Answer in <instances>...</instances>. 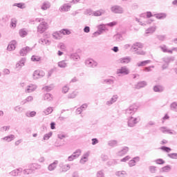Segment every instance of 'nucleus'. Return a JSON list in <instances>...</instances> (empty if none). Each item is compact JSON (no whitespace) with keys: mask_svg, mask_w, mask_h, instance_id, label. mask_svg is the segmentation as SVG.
<instances>
[{"mask_svg":"<svg viewBox=\"0 0 177 177\" xmlns=\"http://www.w3.org/2000/svg\"><path fill=\"white\" fill-rule=\"evenodd\" d=\"M26 117H28V118H30V117H35V115H37V112H35V111H28V112H26Z\"/></svg>","mask_w":177,"mask_h":177,"instance_id":"nucleus-48","label":"nucleus"},{"mask_svg":"<svg viewBox=\"0 0 177 177\" xmlns=\"http://www.w3.org/2000/svg\"><path fill=\"white\" fill-rule=\"evenodd\" d=\"M17 23V21L16 20V19H11V27H13L14 28L16 27V24Z\"/></svg>","mask_w":177,"mask_h":177,"instance_id":"nucleus-61","label":"nucleus"},{"mask_svg":"<svg viewBox=\"0 0 177 177\" xmlns=\"http://www.w3.org/2000/svg\"><path fill=\"white\" fill-rule=\"evenodd\" d=\"M149 63H151V61L145 60V61H142L137 63V66L138 67H145V66H147V64H149Z\"/></svg>","mask_w":177,"mask_h":177,"instance_id":"nucleus-30","label":"nucleus"},{"mask_svg":"<svg viewBox=\"0 0 177 177\" xmlns=\"http://www.w3.org/2000/svg\"><path fill=\"white\" fill-rule=\"evenodd\" d=\"M44 39H40L39 40V44H41V45H50L51 44L50 40L47 39L46 38H49V37H48V35H44Z\"/></svg>","mask_w":177,"mask_h":177,"instance_id":"nucleus-13","label":"nucleus"},{"mask_svg":"<svg viewBox=\"0 0 177 177\" xmlns=\"http://www.w3.org/2000/svg\"><path fill=\"white\" fill-rule=\"evenodd\" d=\"M77 93L75 91H73L72 93L68 94V99H74L77 97Z\"/></svg>","mask_w":177,"mask_h":177,"instance_id":"nucleus-55","label":"nucleus"},{"mask_svg":"<svg viewBox=\"0 0 177 177\" xmlns=\"http://www.w3.org/2000/svg\"><path fill=\"white\" fill-rule=\"evenodd\" d=\"M128 151H129V148L128 147H123L122 149L117 153V155L120 157H122V156H125Z\"/></svg>","mask_w":177,"mask_h":177,"instance_id":"nucleus-14","label":"nucleus"},{"mask_svg":"<svg viewBox=\"0 0 177 177\" xmlns=\"http://www.w3.org/2000/svg\"><path fill=\"white\" fill-rule=\"evenodd\" d=\"M15 138L16 137L15 136V135L11 134L10 136L3 138L2 139L3 140H6V142H12V140H15Z\"/></svg>","mask_w":177,"mask_h":177,"instance_id":"nucleus-31","label":"nucleus"},{"mask_svg":"<svg viewBox=\"0 0 177 177\" xmlns=\"http://www.w3.org/2000/svg\"><path fill=\"white\" fill-rule=\"evenodd\" d=\"M53 97H52V95L50 93H46L44 95V100H47L48 102H50V100H53Z\"/></svg>","mask_w":177,"mask_h":177,"instance_id":"nucleus-47","label":"nucleus"},{"mask_svg":"<svg viewBox=\"0 0 177 177\" xmlns=\"http://www.w3.org/2000/svg\"><path fill=\"white\" fill-rule=\"evenodd\" d=\"M71 59H72V60H74L75 62H79L81 57L77 53H73L71 55Z\"/></svg>","mask_w":177,"mask_h":177,"instance_id":"nucleus-32","label":"nucleus"},{"mask_svg":"<svg viewBox=\"0 0 177 177\" xmlns=\"http://www.w3.org/2000/svg\"><path fill=\"white\" fill-rule=\"evenodd\" d=\"M171 171V166L167 165L163 167H162V172H169Z\"/></svg>","mask_w":177,"mask_h":177,"instance_id":"nucleus-54","label":"nucleus"},{"mask_svg":"<svg viewBox=\"0 0 177 177\" xmlns=\"http://www.w3.org/2000/svg\"><path fill=\"white\" fill-rule=\"evenodd\" d=\"M116 176H124V175H127V171H120L115 172Z\"/></svg>","mask_w":177,"mask_h":177,"instance_id":"nucleus-56","label":"nucleus"},{"mask_svg":"<svg viewBox=\"0 0 177 177\" xmlns=\"http://www.w3.org/2000/svg\"><path fill=\"white\" fill-rule=\"evenodd\" d=\"M14 111L16 113H18V114H21V113H23L24 111V108L18 105L14 107Z\"/></svg>","mask_w":177,"mask_h":177,"instance_id":"nucleus-33","label":"nucleus"},{"mask_svg":"<svg viewBox=\"0 0 177 177\" xmlns=\"http://www.w3.org/2000/svg\"><path fill=\"white\" fill-rule=\"evenodd\" d=\"M52 136V132H50L48 133H46L44 136V140H49V138Z\"/></svg>","mask_w":177,"mask_h":177,"instance_id":"nucleus-59","label":"nucleus"},{"mask_svg":"<svg viewBox=\"0 0 177 177\" xmlns=\"http://www.w3.org/2000/svg\"><path fill=\"white\" fill-rule=\"evenodd\" d=\"M97 29L101 34H103V31H106V25L100 24L97 26Z\"/></svg>","mask_w":177,"mask_h":177,"instance_id":"nucleus-39","label":"nucleus"},{"mask_svg":"<svg viewBox=\"0 0 177 177\" xmlns=\"http://www.w3.org/2000/svg\"><path fill=\"white\" fill-rule=\"evenodd\" d=\"M160 131L162 132V133H169V135H176V131L174 130L169 129L165 127H162L160 128Z\"/></svg>","mask_w":177,"mask_h":177,"instance_id":"nucleus-11","label":"nucleus"},{"mask_svg":"<svg viewBox=\"0 0 177 177\" xmlns=\"http://www.w3.org/2000/svg\"><path fill=\"white\" fill-rule=\"evenodd\" d=\"M50 8V3L49 1H44L41 6V10H48Z\"/></svg>","mask_w":177,"mask_h":177,"instance_id":"nucleus-24","label":"nucleus"},{"mask_svg":"<svg viewBox=\"0 0 177 177\" xmlns=\"http://www.w3.org/2000/svg\"><path fill=\"white\" fill-rule=\"evenodd\" d=\"M28 168H30L32 172H34V171H37V169H41V165L38 163H32L29 165Z\"/></svg>","mask_w":177,"mask_h":177,"instance_id":"nucleus-18","label":"nucleus"},{"mask_svg":"<svg viewBox=\"0 0 177 177\" xmlns=\"http://www.w3.org/2000/svg\"><path fill=\"white\" fill-rule=\"evenodd\" d=\"M96 177H104V171L100 170L96 174Z\"/></svg>","mask_w":177,"mask_h":177,"instance_id":"nucleus-58","label":"nucleus"},{"mask_svg":"<svg viewBox=\"0 0 177 177\" xmlns=\"http://www.w3.org/2000/svg\"><path fill=\"white\" fill-rule=\"evenodd\" d=\"M162 60H163L164 63H165L166 64L169 65V63H171V62H174L175 57H165L162 58Z\"/></svg>","mask_w":177,"mask_h":177,"instance_id":"nucleus-23","label":"nucleus"},{"mask_svg":"<svg viewBox=\"0 0 177 177\" xmlns=\"http://www.w3.org/2000/svg\"><path fill=\"white\" fill-rule=\"evenodd\" d=\"M102 84H106L107 85H113V84H114V80H113V79L103 80Z\"/></svg>","mask_w":177,"mask_h":177,"instance_id":"nucleus-35","label":"nucleus"},{"mask_svg":"<svg viewBox=\"0 0 177 177\" xmlns=\"http://www.w3.org/2000/svg\"><path fill=\"white\" fill-rule=\"evenodd\" d=\"M154 16L158 19V20H164V19L167 18V13L160 12L155 14Z\"/></svg>","mask_w":177,"mask_h":177,"instance_id":"nucleus-22","label":"nucleus"},{"mask_svg":"<svg viewBox=\"0 0 177 177\" xmlns=\"http://www.w3.org/2000/svg\"><path fill=\"white\" fill-rule=\"evenodd\" d=\"M53 111V108L49 106L46 110H44L43 113L46 115H49V114H52Z\"/></svg>","mask_w":177,"mask_h":177,"instance_id":"nucleus-40","label":"nucleus"},{"mask_svg":"<svg viewBox=\"0 0 177 177\" xmlns=\"http://www.w3.org/2000/svg\"><path fill=\"white\" fill-rule=\"evenodd\" d=\"M69 90H70V88H68V86H64L62 88V93H67V92H68Z\"/></svg>","mask_w":177,"mask_h":177,"instance_id":"nucleus-63","label":"nucleus"},{"mask_svg":"<svg viewBox=\"0 0 177 177\" xmlns=\"http://www.w3.org/2000/svg\"><path fill=\"white\" fill-rule=\"evenodd\" d=\"M32 62H41V57L37 55H32L31 57Z\"/></svg>","mask_w":177,"mask_h":177,"instance_id":"nucleus-52","label":"nucleus"},{"mask_svg":"<svg viewBox=\"0 0 177 177\" xmlns=\"http://www.w3.org/2000/svg\"><path fill=\"white\" fill-rule=\"evenodd\" d=\"M16 41L15 40H13L12 41L10 44L7 47V50H15V49H16Z\"/></svg>","mask_w":177,"mask_h":177,"instance_id":"nucleus-21","label":"nucleus"},{"mask_svg":"<svg viewBox=\"0 0 177 177\" xmlns=\"http://www.w3.org/2000/svg\"><path fill=\"white\" fill-rule=\"evenodd\" d=\"M60 32L63 35H70V34H71V31L68 29H62L60 30Z\"/></svg>","mask_w":177,"mask_h":177,"instance_id":"nucleus-45","label":"nucleus"},{"mask_svg":"<svg viewBox=\"0 0 177 177\" xmlns=\"http://www.w3.org/2000/svg\"><path fill=\"white\" fill-rule=\"evenodd\" d=\"M13 6H17V8H19V9H24V8H26L24 3H14Z\"/></svg>","mask_w":177,"mask_h":177,"instance_id":"nucleus-50","label":"nucleus"},{"mask_svg":"<svg viewBox=\"0 0 177 177\" xmlns=\"http://www.w3.org/2000/svg\"><path fill=\"white\" fill-rule=\"evenodd\" d=\"M153 91H154V92L161 93V92H163L164 87H162V86H155L153 87Z\"/></svg>","mask_w":177,"mask_h":177,"instance_id":"nucleus-38","label":"nucleus"},{"mask_svg":"<svg viewBox=\"0 0 177 177\" xmlns=\"http://www.w3.org/2000/svg\"><path fill=\"white\" fill-rule=\"evenodd\" d=\"M81 156V150L77 149L71 156L68 157V161H74Z\"/></svg>","mask_w":177,"mask_h":177,"instance_id":"nucleus-8","label":"nucleus"},{"mask_svg":"<svg viewBox=\"0 0 177 177\" xmlns=\"http://www.w3.org/2000/svg\"><path fill=\"white\" fill-rule=\"evenodd\" d=\"M22 172L24 175H31V174H32V171L30 167H28V169H25L24 170L22 169Z\"/></svg>","mask_w":177,"mask_h":177,"instance_id":"nucleus-44","label":"nucleus"},{"mask_svg":"<svg viewBox=\"0 0 177 177\" xmlns=\"http://www.w3.org/2000/svg\"><path fill=\"white\" fill-rule=\"evenodd\" d=\"M21 172H23V168L19 167L18 169L12 170L11 172L9 173V174L11 176H20V174H21Z\"/></svg>","mask_w":177,"mask_h":177,"instance_id":"nucleus-12","label":"nucleus"},{"mask_svg":"<svg viewBox=\"0 0 177 177\" xmlns=\"http://www.w3.org/2000/svg\"><path fill=\"white\" fill-rule=\"evenodd\" d=\"M156 171H157V167L156 166L149 167V172H151V174H156Z\"/></svg>","mask_w":177,"mask_h":177,"instance_id":"nucleus-57","label":"nucleus"},{"mask_svg":"<svg viewBox=\"0 0 177 177\" xmlns=\"http://www.w3.org/2000/svg\"><path fill=\"white\" fill-rule=\"evenodd\" d=\"M136 111H138V106L133 104L126 109L125 113L127 115H133Z\"/></svg>","mask_w":177,"mask_h":177,"instance_id":"nucleus-5","label":"nucleus"},{"mask_svg":"<svg viewBox=\"0 0 177 177\" xmlns=\"http://www.w3.org/2000/svg\"><path fill=\"white\" fill-rule=\"evenodd\" d=\"M156 164H158L159 165H162V164H165V161L164 160L160 158L156 160Z\"/></svg>","mask_w":177,"mask_h":177,"instance_id":"nucleus-62","label":"nucleus"},{"mask_svg":"<svg viewBox=\"0 0 177 177\" xmlns=\"http://www.w3.org/2000/svg\"><path fill=\"white\" fill-rule=\"evenodd\" d=\"M167 156L169 157V158H171L172 160H177V153H171L167 154Z\"/></svg>","mask_w":177,"mask_h":177,"instance_id":"nucleus-53","label":"nucleus"},{"mask_svg":"<svg viewBox=\"0 0 177 177\" xmlns=\"http://www.w3.org/2000/svg\"><path fill=\"white\" fill-rule=\"evenodd\" d=\"M103 13H104V10H97V11H93V16H95V17L102 16V15H103Z\"/></svg>","mask_w":177,"mask_h":177,"instance_id":"nucleus-36","label":"nucleus"},{"mask_svg":"<svg viewBox=\"0 0 177 177\" xmlns=\"http://www.w3.org/2000/svg\"><path fill=\"white\" fill-rule=\"evenodd\" d=\"M43 89L46 91V92H50V91H52V89H53V86H46L43 87Z\"/></svg>","mask_w":177,"mask_h":177,"instance_id":"nucleus-60","label":"nucleus"},{"mask_svg":"<svg viewBox=\"0 0 177 177\" xmlns=\"http://www.w3.org/2000/svg\"><path fill=\"white\" fill-rule=\"evenodd\" d=\"M170 109L172 111H177V102H174L170 104Z\"/></svg>","mask_w":177,"mask_h":177,"instance_id":"nucleus-41","label":"nucleus"},{"mask_svg":"<svg viewBox=\"0 0 177 177\" xmlns=\"http://www.w3.org/2000/svg\"><path fill=\"white\" fill-rule=\"evenodd\" d=\"M62 35V32L59 31L55 32L53 33V37L55 38V39H60V35Z\"/></svg>","mask_w":177,"mask_h":177,"instance_id":"nucleus-43","label":"nucleus"},{"mask_svg":"<svg viewBox=\"0 0 177 177\" xmlns=\"http://www.w3.org/2000/svg\"><path fill=\"white\" fill-rule=\"evenodd\" d=\"M72 177H80V173L78 171H74L72 174Z\"/></svg>","mask_w":177,"mask_h":177,"instance_id":"nucleus-64","label":"nucleus"},{"mask_svg":"<svg viewBox=\"0 0 177 177\" xmlns=\"http://www.w3.org/2000/svg\"><path fill=\"white\" fill-rule=\"evenodd\" d=\"M120 63L123 64H128L131 62V57H124L122 58H120Z\"/></svg>","mask_w":177,"mask_h":177,"instance_id":"nucleus-29","label":"nucleus"},{"mask_svg":"<svg viewBox=\"0 0 177 177\" xmlns=\"http://www.w3.org/2000/svg\"><path fill=\"white\" fill-rule=\"evenodd\" d=\"M42 77H45V72L44 71L36 70L32 74L33 80H39V78H42Z\"/></svg>","mask_w":177,"mask_h":177,"instance_id":"nucleus-6","label":"nucleus"},{"mask_svg":"<svg viewBox=\"0 0 177 177\" xmlns=\"http://www.w3.org/2000/svg\"><path fill=\"white\" fill-rule=\"evenodd\" d=\"M108 146L109 147H117V146H118V141L116 140H111L108 142Z\"/></svg>","mask_w":177,"mask_h":177,"instance_id":"nucleus-26","label":"nucleus"},{"mask_svg":"<svg viewBox=\"0 0 177 177\" xmlns=\"http://www.w3.org/2000/svg\"><path fill=\"white\" fill-rule=\"evenodd\" d=\"M31 50V48L30 47L26 46L23 48L20 51H19V55L20 56H26L28 52Z\"/></svg>","mask_w":177,"mask_h":177,"instance_id":"nucleus-20","label":"nucleus"},{"mask_svg":"<svg viewBox=\"0 0 177 177\" xmlns=\"http://www.w3.org/2000/svg\"><path fill=\"white\" fill-rule=\"evenodd\" d=\"M156 26H151L147 30H146L145 34H153L156 31Z\"/></svg>","mask_w":177,"mask_h":177,"instance_id":"nucleus-42","label":"nucleus"},{"mask_svg":"<svg viewBox=\"0 0 177 177\" xmlns=\"http://www.w3.org/2000/svg\"><path fill=\"white\" fill-rule=\"evenodd\" d=\"M114 38L118 42H120V41H122V39H124V37H122V35L121 34L115 35L114 36Z\"/></svg>","mask_w":177,"mask_h":177,"instance_id":"nucleus-46","label":"nucleus"},{"mask_svg":"<svg viewBox=\"0 0 177 177\" xmlns=\"http://www.w3.org/2000/svg\"><path fill=\"white\" fill-rule=\"evenodd\" d=\"M139 121H140V117H137V118H134L133 116L129 117L128 122H127L128 127H129L130 128H133V127H135L136 124L139 122Z\"/></svg>","mask_w":177,"mask_h":177,"instance_id":"nucleus-2","label":"nucleus"},{"mask_svg":"<svg viewBox=\"0 0 177 177\" xmlns=\"http://www.w3.org/2000/svg\"><path fill=\"white\" fill-rule=\"evenodd\" d=\"M140 160L139 157H135L132 160H129V167H135L136 165V162H138Z\"/></svg>","mask_w":177,"mask_h":177,"instance_id":"nucleus-25","label":"nucleus"},{"mask_svg":"<svg viewBox=\"0 0 177 177\" xmlns=\"http://www.w3.org/2000/svg\"><path fill=\"white\" fill-rule=\"evenodd\" d=\"M160 48L161 50L164 52V53H170L171 55L173 53L174 50H172V48L171 50H168L167 46L165 45L160 46Z\"/></svg>","mask_w":177,"mask_h":177,"instance_id":"nucleus-27","label":"nucleus"},{"mask_svg":"<svg viewBox=\"0 0 177 177\" xmlns=\"http://www.w3.org/2000/svg\"><path fill=\"white\" fill-rule=\"evenodd\" d=\"M160 150H162V151H165V153H169L172 151V149L170 147L163 146L160 147Z\"/></svg>","mask_w":177,"mask_h":177,"instance_id":"nucleus-49","label":"nucleus"},{"mask_svg":"<svg viewBox=\"0 0 177 177\" xmlns=\"http://www.w3.org/2000/svg\"><path fill=\"white\" fill-rule=\"evenodd\" d=\"M70 9H71V6L68 3H64L60 6L59 10L61 12H69Z\"/></svg>","mask_w":177,"mask_h":177,"instance_id":"nucleus-16","label":"nucleus"},{"mask_svg":"<svg viewBox=\"0 0 177 177\" xmlns=\"http://www.w3.org/2000/svg\"><path fill=\"white\" fill-rule=\"evenodd\" d=\"M57 164H59V160H55L53 163L50 164L48 167V171H55L57 167Z\"/></svg>","mask_w":177,"mask_h":177,"instance_id":"nucleus-19","label":"nucleus"},{"mask_svg":"<svg viewBox=\"0 0 177 177\" xmlns=\"http://www.w3.org/2000/svg\"><path fill=\"white\" fill-rule=\"evenodd\" d=\"M58 67L60 68H66L67 67V63L65 60L61 61L58 62Z\"/></svg>","mask_w":177,"mask_h":177,"instance_id":"nucleus-37","label":"nucleus"},{"mask_svg":"<svg viewBox=\"0 0 177 177\" xmlns=\"http://www.w3.org/2000/svg\"><path fill=\"white\" fill-rule=\"evenodd\" d=\"M111 11L115 15H122L124 13V8L121 6L115 5L111 8Z\"/></svg>","mask_w":177,"mask_h":177,"instance_id":"nucleus-3","label":"nucleus"},{"mask_svg":"<svg viewBox=\"0 0 177 177\" xmlns=\"http://www.w3.org/2000/svg\"><path fill=\"white\" fill-rule=\"evenodd\" d=\"M147 85V82H146L145 81L140 82L136 85V89H140L141 88H145V86H146Z\"/></svg>","mask_w":177,"mask_h":177,"instance_id":"nucleus-28","label":"nucleus"},{"mask_svg":"<svg viewBox=\"0 0 177 177\" xmlns=\"http://www.w3.org/2000/svg\"><path fill=\"white\" fill-rule=\"evenodd\" d=\"M118 100V95H114L110 99V100H109L106 102V106H111V104H113V103H115V102H117Z\"/></svg>","mask_w":177,"mask_h":177,"instance_id":"nucleus-17","label":"nucleus"},{"mask_svg":"<svg viewBox=\"0 0 177 177\" xmlns=\"http://www.w3.org/2000/svg\"><path fill=\"white\" fill-rule=\"evenodd\" d=\"M32 100H34V97L32 95H29L25 100H24L21 103L22 104H26V103H28V102H32Z\"/></svg>","mask_w":177,"mask_h":177,"instance_id":"nucleus-34","label":"nucleus"},{"mask_svg":"<svg viewBox=\"0 0 177 177\" xmlns=\"http://www.w3.org/2000/svg\"><path fill=\"white\" fill-rule=\"evenodd\" d=\"M59 167L61 169V172H67V171H69L70 168H71L70 165H64L63 162H60Z\"/></svg>","mask_w":177,"mask_h":177,"instance_id":"nucleus-15","label":"nucleus"},{"mask_svg":"<svg viewBox=\"0 0 177 177\" xmlns=\"http://www.w3.org/2000/svg\"><path fill=\"white\" fill-rule=\"evenodd\" d=\"M37 88H38V86L35 84H30L27 86L26 89L25 90L26 93H32V92H35V91H37Z\"/></svg>","mask_w":177,"mask_h":177,"instance_id":"nucleus-9","label":"nucleus"},{"mask_svg":"<svg viewBox=\"0 0 177 177\" xmlns=\"http://www.w3.org/2000/svg\"><path fill=\"white\" fill-rule=\"evenodd\" d=\"M142 46L143 45L142 44L136 43L131 46V50L136 53V55H145V52L142 50Z\"/></svg>","mask_w":177,"mask_h":177,"instance_id":"nucleus-1","label":"nucleus"},{"mask_svg":"<svg viewBox=\"0 0 177 177\" xmlns=\"http://www.w3.org/2000/svg\"><path fill=\"white\" fill-rule=\"evenodd\" d=\"M85 64L87 67H91V68H95V67H97V62L93 60V59H86Z\"/></svg>","mask_w":177,"mask_h":177,"instance_id":"nucleus-7","label":"nucleus"},{"mask_svg":"<svg viewBox=\"0 0 177 177\" xmlns=\"http://www.w3.org/2000/svg\"><path fill=\"white\" fill-rule=\"evenodd\" d=\"M19 35L22 38H24V37L27 36V31H26V29H21L19 30Z\"/></svg>","mask_w":177,"mask_h":177,"instance_id":"nucleus-51","label":"nucleus"},{"mask_svg":"<svg viewBox=\"0 0 177 177\" xmlns=\"http://www.w3.org/2000/svg\"><path fill=\"white\" fill-rule=\"evenodd\" d=\"M116 74H123L124 75H128L129 74V69L127 66H122L120 68L118 69Z\"/></svg>","mask_w":177,"mask_h":177,"instance_id":"nucleus-10","label":"nucleus"},{"mask_svg":"<svg viewBox=\"0 0 177 177\" xmlns=\"http://www.w3.org/2000/svg\"><path fill=\"white\" fill-rule=\"evenodd\" d=\"M48 30V23L46 21H42L38 26H37V32L39 34H44Z\"/></svg>","mask_w":177,"mask_h":177,"instance_id":"nucleus-4","label":"nucleus"}]
</instances>
